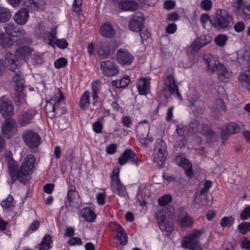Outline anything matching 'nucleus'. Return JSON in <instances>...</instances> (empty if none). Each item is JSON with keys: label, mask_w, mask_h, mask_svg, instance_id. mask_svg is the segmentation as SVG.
Returning <instances> with one entry per match:
<instances>
[{"label": "nucleus", "mask_w": 250, "mask_h": 250, "mask_svg": "<svg viewBox=\"0 0 250 250\" xmlns=\"http://www.w3.org/2000/svg\"><path fill=\"white\" fill-rule=\"evenodd\" d=\"M100 66L104 74L107 77L114 76L119 72L117 66L110 61L101 62Z\"/></svg>", "instance_id": "16"}, {"label": "nucleus", "mask_w": 250, "mask_h": 250, "mask_svg": "<svg viewBox=\"0 0 250 250\" xmlns=\"http://www.w3.org/2000/svg\"><path fill=\"white\" fill-rule=\"evenodd\" d=\"M14 20L19 25H24L29 18V10L23 8L19 10L14 16Z\"/></svg>", "instance_id": "21"}, {"label": "nucleus", "mask_w": 250, "mask_h": 250, "mask_svg": "<svg viewBox=\"0 0 250 250\" xmlns=\"http://www.w3.org/2000/svg\"><path fill=\"white\" fill-rule=\"evenodd\" d=\"M154 151L156 152L154 161L159 165H163L166 160L167 152L166 143L161 139L157 140Z\"/></svg>", "instance_id": "11"}, {"label": "nucleus", "mask_w": 250, "mask_h": 250, "mask_svg": "<svg viewBox=\"0 0 250 250\" xmlns=\"http://www.w3.org/2000/svg\"><path fill=\"white\" fill-rule=\"evenodd\" d=\"M100 87L101 82L99 81H96L91 83L92 104L94 106L100 102L98 94L100 89Z\"/></svg>", "instance_id": "29"}, {"label": "nucleus", "mask_w": 250, "mask_h": 250, "mask_svg": "<svg viewBox=\"0 0 250 250\" xmlns=\"http://www.w3.org/2000/svg\"><path fill=\"white\" fill-rule=\"evenodd\" d=\"M166 80L168 82V87L171 94L175 95L178 99L181 100L182 96L179 91L178 86L176 85L173 76L171 74L167 75Z\"/></svg>", "instance_id": "24"}, {"label": "nucleus", "mask_w": 250, "mask_h": 250, "mask_svg": "<svg viewBox=\"0 0 250 250\" xmlns=\"http://www.w3.org/2000/svg\"><path fill=\"white\" fill-rule=\"evenodd\" d=\"M172 198L170 195L165 194L158 198V203L160 206H164L172 201Z\"/></svg>", "instance_id": "42"}, {"label": "nucleus", "mask_w": 250, "mask_h": 250, "mask_svg": "<svg viewBox=\"0 0 250 250\" xmlns=\"http://www.w3.org/2000/svg\"><path fill=\"white\" fill-rule=\"evenodd\" d=\"M90 104V92L88 90L84 91L82 95L80 101L79 107L83 111L87 109Z\"/></svg>", "instance_id": "32"}, {"label": "nucleus", "mask_w": 250, "mask_h": 250, "mask_svg": "<svg viewBox=\"0 0 250 250\" xmlns=\"http://www.w3.org/2000/svg\"><path fill=\"white\" fill-rule=\"evenodd\" d=\"M233 28L235 32L240 33L244 30L245 24L243 21H237L234 24Z\"/></svg>", "instance_id": "53"}, {"label": "nucleus", "mask_w": 250, "mask_h": 250, "mask_svg": "<svg viewBox=\"0 0 250 250\" xmlns=\"http://www.w3.org/2000/svg\"><path fill=\"white\" fill-rule=\"evenodd\" d=\"M118 62L122 66H129L133 62L134 57L127 50L121 48L116 54Z\"/></svg>", "instance_id": "12"}, {"label": "nucleus", "mask_w": 250, "mask_h": 250, "mask_svg": "<svg viewBox=\"0 0 250 250\" xmlns=\"http://www.w3.org/2000/svg\"><path fill=\"white\" fill-rule=\"evenodd\" d=\"M231 135L226 127L223 128L221 131V138L223 143L228 139L229 136Z\"/></svg>", "instance_id": "56"}, {"label": "nucleus", "mask_w": 250, "mask_h": 250, "mask_svg": "<svg viewBox=\"0 0 250 250\" xmlns=\"http://www.w3.org/2000/svg\"><path fill=\"white\" fill-rule=\"evenodd\" d=\"M100 33L103 36L110 38L114 35L115 31L110 24H104L101 27Z\"/></svg>", "instance_id": "34"}, {"label": "nucleus", "mask_w": 250, "mask_h": 250, "mask_svg": "<svg viewBox=\"0 0 250 250\" xmlns=\"http://www.w3.org/2000/svg\"><path fill=\"white\" fill-rule=\"evenodd\" d=\"M117 151L116 145L112 144L106 147V151L108 154H112L115 153Z\"/></svg>", "instance_id": "61"}, {"label": "nucleus", "mask_w": 250, "mask_h": 250, "mask_svg": "<svg viewBox=\"0 0 250 250\" xmlns=\"http://www.w3.org/2000/svg\"><path fill=\"white\" fill-rule=\"evenodd\" d=\"M13 44L11 37L5 33H0V45L3 48H9Z\"/></svg>", "instance_id": "33"}, {"label": "nucleus", "mask_w": 250, "mask_h": 250, "mask_svg": "<svg viewBox=\"0 0 250 250\" xmlns=\"http://www.w3.org/2000/svg\"><path fill=\"white\" fill-rule=\"evenodd\" d=\"M198 121L196 120H193L189 124L188 129H191L193 133H196L198 131Z\"/></svg>", "instance_id": "54"}, {"label": "nucleus", "mask_w": 250, "mask_h": 250, "mask_svg": "<svg viewBox=\"0 0 250 250\" xmlns=\"http://www.w3.org/2000/svg\"><path fill=\"white\" fill-rule=\"evenodd\" d=\"M207 45V43L202 38H197L192 44L188 47L189 49H191L194 52L198 51L202 47Z\"/></svg>", "instance_id": "37"}, {"label": "nucleus", "mask_w": 250, "mask_h": 250, "mask_svg": "<svg viewBox=\"0 0 250 250\" xmlns=\"http://www.w3.org/2000/svg\"><path fill=\"white\" fill-rule=\"evenodd\" d=\"M21 137L24 144L30 148L38 147L42 143L40 135L32 130H25L23 132Z\"/></svg>", "instance_id": "7"}, {"label": "nucleus", "mask_w": 250, "mask_h": 250, "mask_svg": "<svg viewBox=\"0 0 250 250\" xmlns=\"http://www.w3.org/2000/svg\"><path fill=\"white\" fill-rule=\"evenodd\" d=\"M55 44L60 48L65 49L68 46V42L65 39H56Z\"/></svg>", "instance_id": "55"}, {"label": "nucleus", "mask_w": 250, "mask_h": 250, "mask_svg": "<svg viewBox=\"0 0 250 250\" xmlns=\"http://www.w3.org/2000/svg\"><path fill=\"white\" fill-rule=\"evenodd\" d=\"M216 70L217 71L219 76L228 78L229 76V71L226 68L225 66L222 64L218 66Z\"/></svg>", "instance_id": "46"}, {"label": "nucleus", "mask_w": 250, "mask_h": 250, "mask_svg": "<svg viewBox=\"0 0 250 250\" xmlns=\"http://www.w3.org/2000/svg\"><path fill=\"white\" fill-rule=\"evenodd\" d=\"M105 195L103 193H98L96 196L97 203L100 205H103L105 203Z\"/></svg>", "instance_id": "62"}, {"label": "nucleus", "mask_w": 250, "mask_h": 250, "mask_svg": "<svg viewBox=\"0 0 250 250\" xmlns=\"http://www.w3.org/2000/svg\"><path fill=\"white\" fill-rule=\"evenodd\" d=\"M150 81L149 77L142 78L138 80L137 88L139 95H146L150 92Z\"/></svg>", "instance_id": "18"}, {"label": "nucleus", "mask_w": 250, "mask_h": 250, "mask_svg": "<svg viewBox=\"0 0 250 250\" xmlns=\"http://www.w3.org/2000/svg\"><path fill=\"white\" fill-rule=\"evenodd\" d=\"M67 244L70 246L81 245L82 244V242L79 237H72L68 241Z\"/></svg>", "instance_id": "57"}, {"label": "nucleus", "mask_w": 250, "mask_h": 250, "mask_svg": "<svg viewBox=\"0 0 250 250\" xmlns=\"http://www.w3.org/2000/svg\"><path fill=\"white\" fill-rule=\"evenodd\" d=\"M11 17V13L9 9L3 7H0V22H5Z\"/></svg>", "instance_id": "38"}, {"label": "nucleus", "mask_w": 250, "mask_h": 250, "mask_svg": "<svg viewBox=\"0 0 250 250\" xmlns=\"http://www.w3.org/2000/svg\"><path fill=\"white\" fill-rule=\"evenodd\" d=\"M59 97L56 100L57 97H55V108L57 115H60L65 114L66 112L65 104L64 101V96L60 89H58Z\"/></svg>", "instance_id": "23"}, {"label": "nucleus", "mask_w": 250, "mask_h": 250, "mask_svg": "<svg viewBox=\"0 0 250 250\" xmlns=\"http://www.w3.org/2000/svg\"><path fill=\"white\" fill-rule=\"evenodd\" d=\"M168 211L166 209H162L158 211L156 215L157 220L159 221V227L166 236H168L173 230V224L170 220V216L174 211V208L171 206L167 207Z\"/></svg>", "instance_id": "3"}, {"label": "nucleus", "mask_w": 250, "mask_h": 250, "mask_svg": "<svg viewBox=\"0 0 250 250\" xmlns=\"http://www.w3.org/2000/svg\"><path fill=\"white\" fill-rule=\"evenodd\" d=\"M135 151L132 149H126L118 159V162L120 165L123 166L127 162H130L136 156Z\"/></svg>", "instance_id": "25"}, {"label": "nucleus", "mask_w": 250, "mask_h": 250, "mask_svg": "<svg viewBox=\"0 0 250 250\" xmlns=\"http://www.w3.org/2000/svg\"><path fill=\"white\" fill-rule=\"evenodd\" d=\"M200 5L203 10L209 11L212 7V3L211 0H203L201 2Z\"/></svg>", "instance_id": "51"}, {"label": "nucleus", "mask_w": 250, "mask_h": 250, "mask_svg": "<svg viewBox=\"0 0 250 250\" xmlns=\"http://www.w3.org/2000/svg\"><path fill=\"white\" fill-rule=\"evenodd\" d=\"M119 171L114 169L110 175L111 190L114 193L122 197H125L127 194L125 187L124 186L119 178Z\"/></svg>", "instance_id": "9"}, {"label": "nucleus", "mask_w": 250, "mask_h": 250, "mask_svg": "<svg viewBox=\"0 0 250 250\" xmlns=\"http://www.w3.org/2000/svg\"><path fill=\"white\" fill-rule=\"evenodd\" d=\"M202 231L194 230L182 241V246L189 250H202L198 238L201 235Z\"/></svg>", "instance_id": "6"}, {"label": "nucleus", "mask_w": 250, "mask_h": 250, "mask_svg": "<svg viewBox=\"0 0 250 250\" xmlns=\"http://www.w3.org/2000/svg\"><path fill=\"white\" fill-rule=\"evenodd\" d=\"M175 161L177 164L185 170V174L189 177H191L193 172L192 163L190 161L186 158L180 156L176 157Z\"/></svg>", "instance_id": "19"}, {"label": "nucleus", "mask_w": 250, "mask_h": 250, "mask_svg": "<svg viewBox=\"0 0 250 250\" xmlns=\"http://www.w3.org/2000/svg\"><path fill=\"white\" fill-rule=\"evenodd\" d=\"M55 107V99L52 98L46 102L45 110L47 116L51 119H54L57 115Z\"/></svg>", "instance_id": "26"}, {"label": "nucleus", "mask_w": 250, "mask_h": 250, "mask_svg": "<svg viewBox=\"0 0 250 250\" xmlns=\"http://www.w3.org/2000/svg\"><path fill=\"white\" fill-rule=\"evenodd\" d=\"M177 29V26L175 23L168 24L166 28L167 33L171 34L175 32Z\"/></svg>", "instance_id": "59"}, {"label": "nucleus", "mask_w": 250, "mask_h": 250, "mask_svg": "<svg viewBox=\"0 0 250 250\" xmlns=\"http://www.w3.org/2000/svg\"><path fill=\"white\" fill-rule=\"evenodd\" d=\"M117 3L119 8L124 11H134L138 6V3L132 0L119 1Z\"/></svg>", "instance_id": "28"}, {"label": "nucleus", "mask_w": 250, "mask_h": 250, "mask_svg": "<svg viewBox=\"0 0 250 250\" xmlns=\"http://www.w3.org/2000/svg\"><path fill=\"white\" fill-rule=\"evenodd\" d=\"M175 6V3L171 0H168L165 2L164 7L167 10H170L174 8Z\"/></svg>", "instance_id": "64"}, {"label": "nucleus", "mask_w": 250, "mask_h": 250, "mask_svg": "<svg viewBox=\"0 0 250 250\" xmlns=\"http://www.w3.org/2000/svg\"><path fill=\"white\" fill-rule=\"evenodd\" d=\"M98 53L101 58H107L110 54V47L107 42H100L98 43Z\"/></svg>", "instance_id": "27"}, {"label": "nucleus", "mask_w": 250, "mask_h": 250, "mask_svg": "<svg viewBox=\"0 0 250 250\" xmlns=\"http://www.w3.org/2000/svg\"><path fill=\"white\" fill-rule=\"evenodd\" d=\"M122 123L124 126L127 128L130 127L132 124L131 118L129 116H123L122 118Z\"/></svg>", "instance_id": "58"}, {"label": "nucleus", "mask_w": 250, "mask_h": 250, "mask_svg": "<svg viewBox=\"0 0 250 250\" xmlns=\"http://www.w3.org/2000/svg\"><path fill=\"white\" fill-rule=\"evenodd\" d=\"M13 55L10 52L5 54V63H7L8 69L12 72H15L12 76V82L15 86V90L19 92H22L24 88V80L21 73L17 69V64L13 59Z\"/></svg>", "instance_id": "2"}, {"label": "nucleus", "mask_w": 250, "mask_h": 250, "mask_svg": "<svg viewBox=\"0 0 250 250\" xmlns=\"http://www.w3.org/2000/svg\"><path fill=\"white\" fill-rule=\"evenodd\" d=\"M32 62L34 65L42 64L44 62L42 56L39 54H34L32 58Z\"/></svg>", "instance_id": "49"}, {"label": "nucleus", "mask_w": 250, "mask_h": 250, "mask_svg": "<svg viewBox=\"0 0 250 250\" xmlns=\"http://www.w3.org/2000/svg\"><path fill=\"white\" fill-rule=\"evenodd\" d=\"M13 109L11 101L5 99L0 100V113L6 120L13 115Z\"/></svg>", "instance_id": "15"}, {"label": "nucleus", "mask_w": 250, "mask_h": 250, "mask_svg": "<svg viewBox=\"0 0 250 250\" xmlns=\"http://www.w3.org/2000/svg\"><path fill=\"white\" fill-rule=\"evenodd\" d=\"M212 26L219 30H229L232 27L233 18L227 10L218 9L215 17L210 20Z\"/></svg>", "instance_id": "4"}, {"label": "nucleus", "mask_w": 250, "mask_h": 250, "mask_svg": "<svg viewBox=\"0 0 250 250\" xmlns=\"http://www.w3.org/2000/svg\"><path fill=\"white\" fill-rule=\"evenodd\" d=\"M204 59L208 66V71L210 74H212L216 69L219 64V62L212 54L205 55Z\"/></svg>", "instance_id": "22"}, {"label": "nucleus", "mask_w": 250, "mask_h": 250, "mask_svg": "<svg viewBox=\"0 0 250 250\" xmlns=\"http://www.w3.org/2000/svg\"><path fill=\"white\" fill-rule=\"evenodd\" d=\"M203 134L207 136V140L208 143H212L216 141V135L215 132L209 126L206 124L202 125Z\"/></svg>", "instance_id": "30"}, {"label": "nucleus", "mask_w": 250, "mask_h": 250, "mask_svg": "<svg viewBox=\"0 0 250 250\" xmlns=\"http://www.w3.org/2000/svg\"><path fill=\"white\" fill-rule=\"evenodd\" d=\"M17 132V125L14 120H6L2 127V134L7 138H10Z\"/></svg>", "instance_id": "13"}, {"label": "nucleus", "mask_w": 250, "mask_h": 250, "mask_svg": "<svg viewBox=\"0 0 250 250\" xmlns=\"http://www.w3.org/2000/svg\"><path fill=\"white\" fill-rule=\"evenodd\" d=\"M231 134L238 133L240 130L239 125L235 123H231L226 125L225 127Z\"/></svg>", "instance_id": "43"}, {"label": "nucleus", "mask_w": 250, "mask_h": 250, "mask_svg": "<svg viewBox=\"0 0 250 250\" xmlns=\"http://www.w3.org/2000/svg\"><path fill=\"white\" fill-rule=\"evenodd\" d=\"M181 226L191 227L193 224V220L188 214H186L180 220Z\"/></svg>", "instance_id": "41"}, {"label": "nucleus", "mask_w": 250, "mask_h": 250, "mask_svg": "<svg viewBox=\"0 0 250 250\" xmlns=\"http://www.w3.org/2000/svg\"><path fill=\"white\" fill-rule=\"evenodd\" d=\"M67 63V61L66 59L64 58L61 57L58 59L54 62V66L57 69H60L65 67Z\"/></svg>", "instance_id": "47"}, {"label": "nucleus", "mask_w": 250, "mask_h": 250, "mask_svg": "<svg viewBox=\"0 0 250 250\" xmlns=\"http://www.w3.org/2000/svg\"><path fill=\"white\" fill-rule=\"evenodd\" d=\"M240 218L242 220H245L250 217V206L245 208L240 215Z\"/></svg>", "instance_id": "52"}, {"label": "nucleus", "mask_w": 250, "mask_h": 250, "mask_svg": "<svg viewBox=\"0 0 250 250\" xmlns=\"http://www.w3.org/2000/svg\"><path fill=\"white\" fill-rule=\"evenodd\" d=\"M21 92H19V93H18L15 98V103L16 105L17 106L24 103L25 101V95Z\"/></svg>", "instance_id": "50"}, {"label": "nucleus", "mask_w": 250, "mask_h": 250, "mask_svg": "<svg viewBox=\"0 0 250 250\" xmlns=\"http://www.w3.org/2000/svg\"><path fill=\"white\" fill-rule=\"evenodd\" d=\"M4 30L10 36L19 37L16 41V43L18 45H30L32 42V40L25 37V32L22 28H20L13 23H8L5 24Z\"/></svg>", "instance_id": "5"}, {"label": "nucleus", "mask_w": 250, "mask_h": 250, "mask_svg": "<svg viewBox=\"0 0 250 250\" xmlns=\"http://www.w3.org/2000/svg\"><path fill=\"white\" fill-rule=\"evenodd\" d=\"M110 227L117 232L116 238L120 241L121 245H125L128 241V237L123 228L119 224L116 223H112Z\"/></svg>", "instance_id": "20"}, {"label": "nucleus", "mask_w": 250, "mask_h": 250, "mask_svg": "<svg viewBox=\"0 0 250 250\" xmlns=\"http://www.w3.org/2000/svg\"><path fill=\"white\" fill-rule=\"evenodd\" d=\"M54 188V184H47L44 186L43 190L45 193L50 194L53 192Z\"/></svg>", "instance_id": "63"}, {"label": "nucleus", "mask_w": 250, "mask_h": 250, "mask_svg": "<svg viewBox=\"0 0 250 250\" xmlns=\"http://www.w3.org/2000/svg\"><path fill=\"white\" fill-rule=\"evenodd\" d=\"M228 40L227 36L224 34H220L217 36L215 38V43L219 46H224Z\"/></svg>", "instance_id": "45"}, {"label": "nucleus", "mask_w": 250, "mask_h": 250, "mask_svg": "<svg viewBox=\"0 0 250 250\" xmlns=\"http://www.w3.org/2000/svg\"><path fill=\"white\" fill-rule=\"evenodd\" d=\"M144 26V19L141 15L132 16L128 23L129 30L133 32H140Z\"/></svg>", "instance_id": "14"}, {"label": "nucleus", "mask_w": 250, "mask_h": 250, "mask_svg": "<svg viewBox=\"0 0 250 250\" xmlns=\"http://www.w3.org/2000/svg\"><path fill=\"white\" fill-rule=\"evenodd\" d=\"M35 163V157L33 155L28 154L23 161L19 169L18 164L11 158L8 164L10 180H8L7 183L10 185V187L17 180L21 183L26 185L28 180L24 176H27L33 172Z\"/></svg>", "instance_id": "1"}, {"label": "nucleus", "mask_w": 250, "mask_h": 250, "mask_svg": "<svg viewBox=\"0 0 250 250\" xmlns=\"http://www.w3.org/2000/svg\"><path fill=\"white\" fill-rule=\"evenodd\" d=\"M237 228L240 233L245 234L250 231V222H242L238 225Z\"/></svg>", "instance_id": "44"}, {"label": "nucleus", "mask_w": 250, "mask_h": 250, "mask_svg": "<svg viewBox=\"0 0 250 250\" xmlns=\"http://www.w3.org/2000/svg\"><path fill=\"white\" fill-rule=\"evenodd\" d=\"M33 49L27 46H21L17 48L15 55H13V59L15 61L14 58L16 57L17 61L26 62L29 57L31 55Z\"/></svg>", "instance_id": "17"}, {"label": "nucleus", "mask_w": 250, "mask_h": 250, "mask_svg": "<svg viewBox=\"0 0 250 250\" xmlns=\"http://www.w3.org/2000/svg\"><path fill=\"white\" fill-rule=\"evenodd\" d=\"M103 118L98 119V121L93 124V129L94 131L97 133H100L102 132L103 129V125L101 123V121Z\"/></svg>", "instance_id": "48"}, {"label": "nucleus", "mask_w": 250, "mask_h": 250, "mask_svg": "<svg viewBox=\"0 0 250 250\" xmlns=\"http://www.w3.org/2000/svg\"><path fill=\"white\" fill-rule=\"evenodd\" d=\"M13 201V197L11 195H9L6 199L3 200L0 203V205L3 209H9L11 208L14 207Z\"/></svg>", "instance_id": "39"}, {"label": "nucleus", "mask_w": 250, "mask_h": 250, "mask_svg": "<svg viewBox=\"0 0 250 250\" xmlns=\"http://www.w3.org/2000/svg\"><path fill=\"white\" fill-rule=\"evenodd\" d=\"M130 80L128 76H125L119 80L113 81L112 84L117 88H125L130 83Z\"/></svg>", "instance_id": "36"}, {"label": "nucleus", "mask_w": 250, "mask_h": 250, "mask_svg": "<svg viewBox=\"0 0 250 250\" xmlns=\"http://www.w3.org/2000/svg\"><path fill=\"white\" fill-rule=\"evenodd\" d=\"M66 208H79L82 204V200L79 193L76 190L74 186L69 188L66 196Z\"/></svg>", "instance_id": "8"}, {"label": "nucleus", "mask_w": 250, "mask_h": 250, "mask_svg": "<svg viewBox=\"0 0 250 250\" xmlns=\"http://www.w3.org/2000/svg\"><path fill=\"white\" fill-rule=\"evenodd\" d=\"M139 32L142 43H143L145 41H146L150 36V33L147 30H143L142 29Z\"/></svg>", "instance_id": "60"}, {"label": "nucleus", "mask_w": 250, "mask_h": 250, "mask_svg": "<svg viewBox=\"0 0 250 250\" xmlns=\"http://www.w3.org/2000/svg\"><path fill=\"white\" fill-rule=\"evenodd\" d=\"M51 238L49 234H45L38 246L39 250H48L51 248Z\"/></svg>", "instance_id": "35"}, {"label": "nucleus", "mask_w": 250, "mask_h": 250, "mask_svg": "<svg viewBox=\"0 0 250 250\" xmlns=\"http://www.w3.org/2000/svg\"><path fill=\"white\" fill-rule=\"evenodd\" d=\"M36 114L37 110L33 108L23 110L17 117V123L19 126L23 127L34 123Z\"/></svg>", "instance_id": "10"}, {"label": "nucleus", "mask_w": 250, "mask_h": 250, "mask_svg": "<svg viewBox=\"0 0 250 250\" xmlns=\"http://www.w3.org/2000/svg\"><path fill=\"white\" fill-rule=\"evenodd\" d=\"M234 222V218L231 216H227L223 217L220 222V224L223 228L227 227H230Z\"/></svg>", "instance_id": "40"}, {"label": "nucleus", "mask_w": 250, "mask_h": 250, "mask_svg": "<svg viewBox=\"0 0 250 250\" xmlns=\"http://www.w3.org/2000/svg\"><path fill=\"white\" fill-rule=\"evenodd\" d=\"M81 216L87 222H93L96 218V214L89 207L83 208L80 211Z\"/></svg>", "instance_id": "31"}]
</instances>
